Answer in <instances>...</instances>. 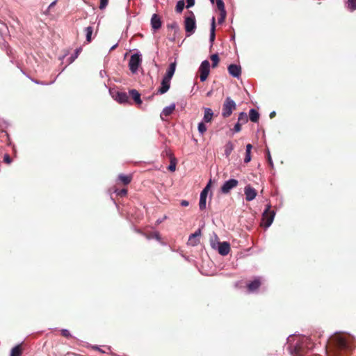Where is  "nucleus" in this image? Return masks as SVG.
Returning a JSON list of instances; mask_svg holds the SVG:
<instances>
[{
  "label": "nucleus",
  "instance_id": "nucleus-35",
  "mask_svg": "<svg viewBox=\"0 0 356 356\" xmlns=\"http://www.w3.org/2000/svg\"><path fill=\"white\" fill-rule=\"evenodd\" d=\"M348 8L351 10H356V0H348Z\"/></svg>",
  "mask_w": 356,
  "mask_h": 356
},
{
  "label": "nucleus",
  "instance_id": "nucleus-9",
  "mask_svg": "<svg viewBox=\"0 0 356 356\" xmlns=\"http://www.w3.org/2000/svg\"><path fill=\"white\" fill-rule=\"evenodd\" d=\"M244 193L245 195V200L248 202L253 200L257 195V191L250 185H247L245 187Z\"/></svg>",
  "mask_w": 356,
  "mask_h": 356
},
{
  "label": "nucleus",
  "instance_id": "nucleus-3",
  "mask_svg": "<svg viewBox=\"0 0 356 356\" xmlns=\"http://www.w3.org/2000/svg\"><path fill=\"white\" fill-rule=\"evenodd\" d=\"M236 108L235 102L229 97H226L222 104V116L225 118L229 117Z\"/></svg>",
  "mask_w": 356,
  "mask_h": 356
},
{
  "label": "nucleus",
  "instance_id": "nucleus-40",
  "mask_svg": "<svg viewBox=\"0 0 356 356\" xmlns=\"http://www.w3.org/2000/svg\"><path fill=\"white\" fill-rule=\"evenodd\" d=\"M241 124L238 122L234 125L233 130H234V132H239L241 131Z\"/></svg>",
  "mask_w": 356,
  "mask_h": 356
},
{
  "label": "nucleus",
  "instance_id": "nucleus-50",
  "mask_svg": "<svg viewBox=\"0 0 356 356\" xmlns=\"http://www.w3.org/2000/svg\"><path fill=\"white\" fill-rule=\"evenodd\" d=\"M56 0L54 1L53 2H51L50 3V5L49 6L48 9L49 10L51 8H53L56 5Z\"/></svg>",
  "mask_w": 356,
  "mask_h": 356
},
{
  "label": "nucleus",
  "instance_id": "nucleus-7",
  "mask_svg": "<svg viewBox=\"0 0 356 356\" xmlns=\"http://www.w3.org/2000/svg\"><path fill=\"white\" fill-rule=\"evenodd\" d=\"M211 184V179H209V183L205 186V188L200 193V202H199V207L200 210H204L206 208V200L207 197V195L209 193V191L210 189Z\"/></svg>",
  "mask_w": 356,
  "mask_h": 356
},
{
  "label": "nucleus",
  "instance_id": "nucleus-14",
  "mask_svg": "<svg viewBox=\"0 0 356 356\" xmlns=\"http://www.w3.org/2000/svg\"><path fill=\"white\" fill-rule=\"evenodd\" d=\"M201 235V230L199 229L195 233L190 235L188 244L191 246H195L200 243L198 237Z\"/></svg>",
  "mask_w": 356,
  "mask_h": 356
},
{
  "label": "nucleus",
  "instance_id": "nucleus-28",
  "mask_svg": "<svg viewBox=\"0 0 356 356\" xmlns=\"http://www.w3.org/2000/svg\"><path fill=\"white\" fill-rule=\"evenodd\" d=\"M86 38L88 42H90L92 40V35L93 33V27L88 26L85 29Z\"/></svg>",
  "mask_w": 356,
  "mask_h": 356
},
{
  "label": "nucleus",
  "instance_id": "nucleus-38",
  "mask_svg": "<svg viewBox=\"0 0 356 356\" xmlns=\"http://www.w3.org/2000/svg\"><path fill=\"white\" fill-rule=\"evenodd\" d=\"M3 161L5 163H6L7 164H10L12 162V159L10 158V156L8 154H6L4 156H3Z\"/></svg>",
  "mask_w": 356,
  "mask_h": 356
},
{
  "label": "nucleus",
  "instance_id": "nucleus-36",
  "mask_svg": "<svg viewBox=\"0 0 356 356\" xmlns=\"http://www.w3.org/2000/svg\"><path fill=\"white\" fill-rule=\"evenodd\" d=\"M61 334L63 337H66V338H70L72 337L70 331L66 329L61 330Z\"/></svg>",
  "mask_w": 356,
  "mask_h": 356
},
{
  "label": "nucleus",
  "instance_id": "nucleus-8",
  "mask_svg": "<svg viewBox=\"0 0 356 356\" xmlns=\"http://www.w3.org/2000/svg\"><path fill=\"white\" fill-rule=\"evenodd\" d=\"M218 9L220 10V17L218 19V24H221L225 22L226 18V10L225 3L222 0H216Z\"/></svg>",
  "mask_w": 356,
  "mask_h": 356
},
{
  "label": "nucleus",
  "instance_id": "nucleus-49",
  "mask_svg": "<svg viewBox=\"0 0 356 356\" xmlns=\"http://www.w3.org/2000/svg\"><path fill=\"white\" fill-rule=\"evenodd\" d=\"M188 204H189V202H188V201H187V200H182V201L181 202V205L182 207H188Z\"/></svg>",
  "mask_w": 356,
  "mask_h": 356
},
{
  "label": "nucleus",
  "instance_id": "nucleus-33",
  "mask_svg": "<svg viewBox=\"0 0 356 356\" xmlns=\"http://www.w3.org/2000/svg\"><path fill=\"white\" fill-rule=\"evenodd\" d=\"M80 51H81V49H76L75 50L74 53L70 56V58H69L70 63H73L77 58Z\"/></svg>",
  "mask_w": 356,
  "mask_h": 356
},
{
  "label": "nucleus",
  "instance_id": "nucleus-42",
  "mask_svg": "<svg viewBox=\"0 0 356 356\" xmlns=\"http://www.w3.org/2000/svg\"><path fill=\"white\" fill-rule=\"evenodd\" d=\"M186 8H189L195 5V0H186Z\"/></svg>",
  "mask_w": 356,
  "mask_h": 356
},
{
  "label": "nucleus",
  "instance_id": "nucleus-5",
  "mask_svg": "<svg viewBox=\"0 0 356 356\" xmlns=\"http://www.w3.org/2000/svg\"><path fill=\"white\" fill-rule=\"evenodd\" d=\"M191 16L186 17L184 19V27L186 35L190 36L193 34L196 29L195 17L193 12H190Z\"/></svg>",
  "mask_w": 356,
  "mask_h": 356
},
{
  "label": "nucleus",
  "instance_id": "nucleus-32",
  "mask_svg": "<svg viewBox=\"0 0 356 356\" xmlns=\"http://www.w3.org/2000/svg\"><path fill=\"white\" fill-rule=\"evenodd\" d=\"M211 60L212 61V67H216L219 62V57L217 54L211 55Z\"/></svg>",
  "mask_w": 356,
  "mask_h": 356
},
{
  "label": "nucleus",
  "instance_id": "nucleus-48",
  "mask_svg": "<svg viewBox=\"0 0 356 356\" xmlns=\"http://www.w3.org/2000/svg\"><path fill=\"white\" fill-rule=\"evenodd\" d=\"M252 148V145L251 144H248L246 145V149H245V152H251V149Z\"/></svg>",
  "mask_w": 356,
  "mask_h": 356
},
{
  "label": "nucleus",
  "instance_id": "nucleus-29",
  "mask_svg": "<svg viewBox=\"0 0 356 356\" xmlns=\"http://www.w3.org/2000/svg\"><path fill=\"white\" fill-rule=\"evenodd\" d=\"M248 121V115L245 112H241L238 117V122L241 124H245Z\"/></svg>",
  "mask_w": 356,
  "mask_h": 356
},
{
  "label": "nucleus",
  "instance_id": "nucleus-15",
  "mask_svg": "<svg viewBox=\"0 0 356 356\" xmlns=\"http://www.w3.org/2000/svg\"><path fill=\"white\" fill-rule=\"evenodd\" d=\"M161 20L157 14H154L151 18V26L154 31L158 30L161 27Z\"/></svg>",
  "mask_w": 356,
  "mask_h": 356
},
{
  "label": "nucleus",
  "instance_id": "nucleus-11",
  "mask_svg": "<svg viewBox=\"0 0 356 356\" xmlns=\"http://www.w3.org/2000/svg\"><path fill=\"white\" fill-rule=\"evenodd\" d=\"M261 285V279L255 277L253 281L247 284V289L249 292H254L259 289Z\"/></svg>",
  "mask_w": 356,
  "mask_h": 356
},
{
  "label": "nucleus",
  "instance_id": "nucleus-1",
  "mask_svg": "<svg viewBox=\"0 0 356 356\" xmlns=\"http://www.w3.org/2000/svg\"><path fill=\"white\" fill-rule=\"evenodd\" d=\"M353 348V344L342 337H334L326 346L327 356H347V353Z\"/></svg>",
  "mask_w": 356,
  "mask_h": 356
},
{
  "label": "nucleus",
  "instance_id": "nucleus-39",
  "mask_svg": "<svg viewBox=\"0 0 356 356\" xmlns=\"http://www.w3.org/2000/svg\"><path fill=\"white\" fill-rule=\"evenodd\" d=\"M175 168H176V163L175 161L173 160H171L170 161V163L168 166V169L170 170V171H174L175 170Z\"/></svg>",
  "mask_w": 356,
  "mask_h": 356
},
{
  "label": "nucleus",
  "instance_id": "nucleus-13",
  "mask_svg": "<svg viewBox=\"0 0 356 356\" xmlns=\"http://www.w3.org/2000/svg\"><path fill=\"white\" fill-rule=\"evenodd\" d=\"M170 81L163 78L161 83V86L157 90L156 93L160 94V95L165 94V92H167L168 91V90L170 89Z\"/></svg>",
  "mask_w": 356,
  "mask_h": 356
},
{
  "label": "nucleus",
  "instance_id": "nucleus-24",
  "mask_svg": "<svg viewBox=\"0 0 356 356\" xmlns=\"http://www.w3.org/2000/svg\"><path fill=\"white\" fill-rule=\"evenodd\" d=\"M250 120L253 122H257L259 118V112L254 108H251L249 111Z\"/></svg>",
  "mask_w": 356,
  "mask_h": 356
},
{
  "label": "nucleus",
  "instance_id": "nucleus-23",
  "mask_svg": "<svg viewBox=\"0 0 356 356\" xmlns=\"http://www.w3.org/2000/svg\"><path fill=\"white\" fill-rule=\"evenodd\" d=\"M213 112L210 108H204L203 120L205 122H209L212 120Z\"/></svg>",
  "mask_w": 356,
  "mask_h": 356
},
{
  "label": "nucleus",
  "instance_id": "nucleus-27",
  "mask_svg": "<svg viewBox=\"0 0 356 356\" xmlns=\"http://www.w3.org/2000/svg\"><path fill=\"white\" fill-rule=\"evenodd\" d=\"M234 147L231 141H228L225 145V155L227 158L229 156Z\"/></svg>",
  "mask_w": 356,
  "mask_h": 356
},
{
  "label": "nucleus",
  "instance_id": "nucleus-4",
  "mask_svg": "<svg viewBox=\"0 0 356 356\" xmlns=\"http://www.w3.org/2000/svg\"><path fill=\"white\" fill-rule=\"evenodd\" d=\"M142 63V55L140 52L135 53L131 56L129 61V67L132 74H136Z\"/></svg>",
  "mask_w": 356,
  "mask_h": 356
},
{
  "label": "nucleus",
  "instance_id": "nucleus-21",
  "mask_svg": "<svg viewBox=\"0 0 356 356\" xmlns=\"http://www.w3.org/2000/svg\"><path fill=\"white\" fill-rule=\"evenodd\" d=\"M211 29H210V37L209 40L211 43H213L216 38V19L215 17H212L211 20Z\"/></svg>",
  "mask_w": 356,
  "mask_h": 356
},
{
  "label": "nucleus",
  "instance_id": "nucleus-10",
  "mask_svg": "<svg viewBox=\"0 0 356 356\" xmlns=\"http://www.w3.org/2000/svg\"><path fill=\"white\" fill-rule=\"evenodd\" d=\"M238 181L236 179H229L221 187V191L224 194L229 193V191L236 187Z\"/></svg>",
  "mask_w": 356,
  "mask_h": 356
},
{
  "label": "nucleus",
  "instance_id": "nucleus-52",
  "mask_svg": "<svg viewBox=\"0 0 356 356\" xmlns=\"http://www.w3.org/2000/svg\"><path fill=\"white\" fill-rule=\"evenodd\" d=\"M275 114H276L275 111H272V112H270L269 116L270 118H273L275 116Z\"/></svg>",
  "mask_w": 356,
  "mask_h": 356
},
{
  "label": "nucleus",
  "instance_id": "nucleus-51",
  "mask_svg": "<svg viewBox=\"0 0 356 356\" xmlns=\"http://www.w3.org/2000/svg\"><path fill=\"white\" fill-rule=\"evenodd\" d=\"M118 178L122 179V178H129V177L128 176H127V175H123V174H120V175H118Z\"/></svg>",
  "mask_w": 356,
  "mask_h": 356
},
{
  "label": "nucleus",
  "instance_id": "nucleus-46",
  "mask_svg": "<svg viewBox=\"0 0 356 356\" xmlns=\"http://www.w3.org/2000/svg\"><path fill=\"white\" fill-rule=\"evenodd\" d=\"M129 4H130V1L128 0L127 3V6L125 7V10H126L127 15H129Z\"/></svg>",
  "mask_w": 356,
  "mask_h": 356
},
{
  "label": "nucleus",
  "instance_id": "nucleus-18",
  "mask_svg": "<svg viewBox=\"0 0 356 356\" xmlns=\"http://www.w3.org/2000/svg\"><path fill=\"white\" fill-rule=\"evenodd\" d=\"M210 64L209 62L207 60H204L202 62L200 67L199 71L200 72V74H207L209 75L210 72Z\"/></svg>",
  "mask_w": 356,
  "mask_h": 356
},
{
  "label": "nucleus",
  "instance_id": "nucleus-20",
  "mask_svg": "<svg viewBox=\"0 0 356 356\" xmlns=\"http://www.w3.org/2000/svg\"><path fill=\"white\" fill-rule=\"evenodd\" d=\"M175 109V104L172 103L170 105L165 107L161 113V118L163 119V116L168 117L172 113Z\"/></svg>",
  "mask_w": 356,
  "mask_h": 356
},
{
  "label": "nucleus",
  "instance_id": "nucleus-12",
  "mask_svg": "<svg viewBox=\"0 0 356 356\" xmlns=\"http://www.w3.org/2000/svg\"><path fill=\"white\" fill-rule=\"evenodd\" d=\"M229 74L235 78H238L241 74V67L239 65L231 64L228 66Z\"/></svg>",
  "mask_w": 356,
  "mask_h": 356
},
{
  "label": "nucleus",
  "instance_id": "nucleus-43",
  "mask_svg": "<svg viewBox=\"0 0 356 356\" xmlns=\"http://www.w3.org/2000/svg\"><path fill=\"white\" fill-rule=\"evenodd\" d=\"M32 81L35 83L36 84H41V85H48V84H52L55 82V79L53 80L52 81H51L49 83H44V82H40L39 81H36V80H33L32 79Z\"/></svg>",
  "mask_w": 356,
  "mask_h": 356
},
{
  "label": "nucleus",
  "instance_id": "nucleus-53",
  "mask_svg": "<svg viewBox=\"0 0 356 356\" xmlns=\"http://www.w3.org/2000/svg\"><path fill=\"white\" fill-rule=\"evenodd\" d=\"M118 47V44H114L113 46H112L110 49V51H113V49H115L116 47Z\"/></svg>",
  "mask_w": 356,
  "mask_h": 356
},
{
  "label": "nucleus",
  "instance_id": "nucleus-37",
  "mask_svg": "<svg viewBox=\"0 0 356 356\" xmlns=\"http://www.w3.org/2000/svg\"><path fill=\"white\" fill-rule=\"evenodd\" d=\"M108 0H100L99 8L101 10L104 9L108 4Z\"/></svg>",
  "mask_w": 356,
  "mask_h": 356
},
{
  "label": "nucleus",
  "instance_id": "nucleus-19",
  "mask_svg": "<svg viewBox=\"0 0 356 356\" xmlns=\"http://www.w3.org/2000/svg\"><path fill=\"white\" fill-rule=\"evenodd\" d=\"M115 99L120 104H124L128 102L129 96L124 92H118L115 97Z\"/></svg>",
  "mask_w": 356,
  "mask_h": 356
},
{
  "label": "nucleus",
  "instance_id": "nucleus-55",
  "mask_svg": "<svg viewBox=\"0 0 356 356\" xmlns=\"http://www.w3.org/2000/svg\"><path fill=\"white\" fill-rule=\"evenodd\" d=\"M234 39H235V35L234 34V35L231 37V40H234Z\"/></svg>",
  "mask_w": 356,
  "mask_h": 356
},
{
  "label": "nucleus",
  "instance_id": "nucleus-44",
  "mask_svg": "<svg viewBox=\"0 0 356 356\" xmlns=\"http://www.w3.org/2000/svg\"><path fill=\"white\" fill-rule=\"evenodd\" d=\"M268 161L270 165H273V161L270 154L269 150L267 151Z\"/></svg>",
  "mask_w": 356,
  "mask_h": 356
},
{
  "label": "nucleus",
  "instance_id": "nucleus-47",
  "mask_svg": "<svg viewBox=\"0 0 356 356\" xmlns=\"http://www.w3.org/2000/svg\"><path fill=\"white\" fill-rule=\"evenodd\" d=\"M207 77H208L207 74H200V81L203 82L207 80Z\"/></svg>",
  "mask_w": 356,
  "mask_h": 356
},
{
  "label": "nucleus",
  "instance_id": "nucleus-26",
  "mask_svg": "<svg viewBox=\"0 0 356 356\" xmlns=\"http://www.w3.org/2000/svg\"><path fill=\"white\" fill-rule=\"evenodd\" d=\"M129 94L132 97L133 99L135 101L136 103L140 104L142 103L141 99H140V94L135 89H132L129 90Z\"/></svg>",
  "mask_w": 356,
  "mask_h": 356
},
{
  "label": "nucleus",
  "instance_id": "nucleus-30",
  "mask_svg": "<svg viewBox=\"0 0 356 356\" xmlns=\"http://www.w3.org/2000/svg\"><path fill=\"white\" fill-rule=\"evenodd\" d=\"M113 189V192L115 193L120 197H124L127 194V190L126 188H122L120 190L117 188V186H114Z\"/></svg>",
  "mask_w": 356,
  "mask_h": 356
},
{
  "label": "nucleus",
  "instance_id": "nucleus-6",
  "mask_svg": "<svg viewBox=\"0 0 356 356\" xmlns=\"http://www.w3.org/2000/svg\"><path fill=\"white\" fill-rule=\"evenodd\" d=\"M275 215V211L270 209V205H267L262 215L261 225L265 227H268L272 224Z\"/></svg>",
  "mask_w": 356,
  "mask_h": 356
},
{
  "label": "nucleus",
  "instance_id": "nucleus-56",
  "mask_svg": "<svg viewBox=\"0 0 356 356\" xmlns=\"http://www.w3.org/2000/svg\"><path fill=\"white\" fill-rule=\"evenodd\" d=\"M211 92H207V96H210V95H211Z\"/></svg>",
  "mask_w": 356,
  "mask_h": 356
},
{
  "label": "nucleus",
  "instance_id": "nucleus-41",
  "mask_svg": "<svg viewBox=\"0 0 356 356\" xmlns=\"http://www.w3.org/2000/svg\"><path fill=\"white\" fill-rule=\"evenodd\" d=\"M250 153L251 152H245V159H244V162L245 163H248V162L250 161V160H251Z\"/></svg>",
  "mask_w": 356,
  "mask_h": 356
},
{
  "label": "nucleus",
  "instance_id": "nucleus-22",
  "mask_svg": "<svg viewBox=\"0 0 356 356\" xmlns=\"http://www.w3.org/2000/svg\"><path fill=\"white\" fill-rule=\"evenodd\" d=\"M167 28L168 29L173 30L175 32V36L172 38H170L171 41H175V35L179 31V27L177 22L173 21L170 23L167 24Z\"/></svg>",
  "mask_w": 356,
  "mask_h": 356
},
{
  "label": "nucleus",
  "instance_id": "nucleus-34",
  "mask_svg": "<svg viewBox=\"0 0 356 356\" xmlns=\"http://www.w3.org/2000/svg\"><path fill=\"white\" fill-rule=\"evenodd\" d=\"M197 129H198V131L200 132V134L201 135H203L206 132V131H207V127L204 124V123L202 122H200L198 124Z\"/></svg>",
  "mask_w": 356,
  "mask_h": 356
},
{
  "label": "nucleus",
  "instance_id": "nucleus-16",
  "mask_svg": "<svg viewBox=\"0 0 356 356\" xmlns=\"http://www.w3.org/2000/svg\"><path fill=\"white\" fill-rule=\"evenodd\" d=\"M230 251V245L228 242L220 243L218 245V252L222 256H226Z\"/></svg>",
  "mask_w": 356,
  "mask_h": 356
},
{
  "label": "nucleus",
  "instance_id": "nucleus-2",
  "mask_svg": "<svg viewBox=\"0 0 356 356\" xmlns=\"http://www.w3.org/2000/svg\"><path fill=\"white\" fill-rule=\"evenodd\" d=\"M306 340L298 341L294 345L289 346L288 350L291 356H305L307 352Z\"/></svg>",
  "mask_w": 356,
  "mask_h": 356
},
{
  "label": "nucleus",
  "instance_id": "nucleus-45",
  "mask_svg": "<svg viewBox=\"0 0 356 356\" xmlns=\"http://www.w3.org/2000/svg\"><path fill=\"white\" fill-rule=\"evenodd\" d=\"M131 179H120V181H122V184L124 186H127V185L129 184L131 182Z\"/></svg>",
  "mask_w": 356,
  "mask_h": 356
},
{
  "label": "nucleus",
  "instance_id": "nucleus-17",
  "mask_svg": "<svg viewBox=\"0 0 356 356\" xmlns=\"http://www.w3.org/2000/svg\"><path fill=\"white\" fill-rule=\"evenodd\" d=\"M177 66V62L174 61L171 63L169 65L168 69L167 70V72L164 76L163 78L171 81V79L172 78Z\"/></svg>",
  "mask_w": 356,
  "mask_h": 356
},
{
  "label": "nucleus",
  "instance_id": "nucleus-25",
  "mask_svg": "<svg viewBox=\"0 0 356 356\" xmlns=\"http://www.w3.org/2000/svg\"><path fill=\"white\" fill-rule=\"evenodd\" d=\"M23 353L22 344H18L12 348L10 356H21Z\"/></svg>",
  "mask_w": 356,
  "mask_h": 356
},
{
  "label": "nucleus",
  "instance_id": "nucleus-31",
  "mask_svg": "<svg viewBox=\"0 0 356 356\" xmlns=\"http://www.w3.org/2000/svg\"><path fill=\"white\" fill-rule=\"evenodd\" d=\"M185 3L184 0H179L177 1L175 7V10L177 13H181L184 8Z\"/></svg>",
  "mask_w": 356,
  "mask_h": 356
},
{
  "label": "nucleus",
  "instance_id": "nucleus-54",
  "mask_svg": "<svg viewBox=\"0 0 356 356\" xmlns=\"http://www.w3.org/2000/svg\"><path fill=\"white\" fill-rule=\"evenodd\" d=\"M99 74H100V76H101L102 77H103V76H104V74H106V72H105V71L102 70V71H100V73H99Z\"/></svg>",
  "mask_w": 356,
  "mask_h": 356
}]
</instances>
